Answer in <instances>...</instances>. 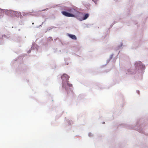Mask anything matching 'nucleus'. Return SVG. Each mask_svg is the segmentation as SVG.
I'll return each mask as SVG.
<instances>
[{"label": "nucleus", "instance_id": "39448f33", "mask_svg": "<svg viewBox=\"0 0 148 148\" xmlns=\"http://www.w3.org/2000/svg\"><path fill=\"white\" fill-rule=\"evenodd\" d=\"M88 16L89 14H86L82 18V20H84L86 19L88 17Z\"/></svg>", "mask_w": 148, "mask_h": 148}, {"label": "nucleus", "instance_id": "6e6552de", "mask_svg": "<svg viewBox=\"0 0 148 148\" xmlns=\"http://www.w3.org/2000/svg\"><path fill=\"white\" fill-rule=\"evenodd\" d=\"M50 39H51L52 40V38L51 37H50Z\"/></svg>", "mask_w": 148, "mask_h": 148}, {"label": "nucleus", "instance_id": "f257e3e1", "mask_svg": "<svg viewBox=\"0 0 148 148\" xmlns=\"http://www.w3.org/2000/svg\"><path fill=\"white\" fill-rule=\"evenodd\" d=\"M67 10L69 12H68L66 11H62V13L64 15L67 17H75V14H76L78 13V11L73 8L68 9Z\"/></svg>", "mask_w": 148, "mask_h": 148}, {"label": "nucleus", "instance_id": "f03ea898", "mask_svg": "<svg viewBox=\"0 0 148 148\" xmlns=\"http://www.w3.org/2000/svg\"><path fill=\"white\" fill-rule=\"evenodd\" d=\"M61 78L62 79V83H63L64 80H65L66 81H68L69 77L66 74H64L61 76Z\"/></svg>", "mask_w": 148, "mask_h": 148}, {"label": "nucleus", "instance_id": "423d86ee", "mask_svg": "<svg viewBox=\"0 0 148 148\" xmlns=\"http://www.w3.org/2000/svg\"><path fill=\"white\" fill-rule=\"evenodd\" d=\"M141 62H139L138 63H136L135 64V65L136 66H139L140 68L141 67Z\"/></svg>", "mask_w": 148, "mask_h": 148}, {"label": "nucleus", "instance_id": "7ed1b4c3", "mask_svg": "<svg viewBox=\"0 0 148 148\" xmlns=\"http://www.w3.org/2000/svg\"><path fill=\"white\" fill-rule=\"evenodd\" d=\"M8 12L9 13H12V14H11V15L12 16L16 15L18 13V14H20V15L21 14V13L19 12H18L14 11L13 10H9Z\"/></svg>", "mask_w": 148, "mask_h": 148}, {"label": "nucleus", "instance_id": "0eeeda50", "mask_svg": "<svg viewBox=\"0 0 148 148\" xmlns=\"http://www.w3.org/2000/svg\"><path fill=\"white\" fill-rule=\"evenodd\" d=\"M68 82H69V81H66V82H67V84L69 86H70V87H71V86H72V84H69V83H68Z\"/></svg>", "mask_w": 148, "mask_h": 148}, {"label": "nucleus", "instance_id": "20e7f679", "mask_svg": "<svg viewBox=\"0 0 148 148\" xmlns=\"http://www.w3.org/2000/svg\"><path fill=\"white\" fill-rule=\"evenodd\" d=\"M73 40H76L77 38L75 35L69 34L68 35Z\"/></svg>", "mask_w": 148, "mask_h": 148}]
</instances>
